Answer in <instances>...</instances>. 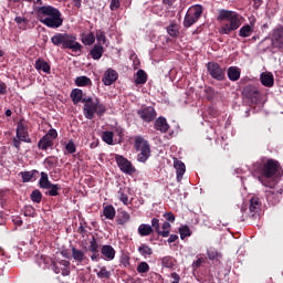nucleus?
I'll return each mask as SVG.
<instances>
[{
	"label": "nucleus",
	"mask_w": 283,
	"mask_h": 283,
	"mask_svg": "<svg viewBox=\"0 0 283 283\" xmlns=\"http://www.w3.org/2000/svg\"><path fill=\"white\" fill-rule=\"evenodd\" d=\"M36 12L40 23H43L46 28L56 30L63 25V13L55 7L50 4L38 7Z\"/></svg>",
	"instance_id": "f257e3e1"
},
{
	"label": "nucleus",
	"mask_w": 283,
	"mask_h": 283,
	"mask_svg": "<svg viewBox=\"0 0 283 283\" xmlns=\"http://www.w3.org/2000/svg\"><path fill=\"white\" fill-rule=\"evenodd\" d=\"M51 43L56 48L62 45L63 50H72L73 52L81 53L83 44L76 41V35L70 33H57L51 38Z\"/></svg>",
	"instance_id": "f03ea898"
},
{
	"label": "nucleus",
	"mask_w": 283,
	"mask_h": 283,
	"mask_svg": "<svg viewBox=\"0 0 283 283\" xmlns=\"http://www.w3.org/2000/svg\"><path fill=\"white\" fill-rule=\"evenodd\" d=\"M84 107H83V115L87 120H94V116H98V118L105 116L107 112V106L101 103L98 98L87 97L83 99Z\"/></svg>",
	"instance_id": "7ed1b4c3"
},
{
	"label": "nucleus",
	"mask_w": 283,
	"mask_h": 283,
	"mask_svg": "<svg viewBox=\"0 0 283 283\" xmlns=\"http://www.w3.org/2000/svg\"><path fill=\"white\" fill-rule=\"evenodd\" d=\"M219 21H228L222 24L220 33L221 34H231V32L238 30L242 23L240 22V14L235 11L221 10L218 17Z\"/></svg>",
	"instance_id": "20e7f679"
},
{
	"label": "nucleus",
	"mask_w": 283,
	"mask_h": 283,
	"mask_svg": "<svg viewBox=\"0 0 283 283\" xmlns=\"http://www.w3.org/2000/svg\"><path fill=\"white\" fill-rule=\"evenodd\" d=\"M254 167L264 178H273V176L277 174V169H280V163L275 159H268L266 163L261 160L256 161Z\"/></svg>",
	"instance_id": "39448f33"
},
{
	"label": "nucleus",
	"mask_w": 283,
	"mask_h": 283,
	"mask_svg": "<svg viewBox=\"0 0 283 283\" xmlns=\"http://www.w3.org/2000/svg\"><path fill=\"white\" fill-rule=\"evenodd\" d=\"M135 149L138 151V163H147V160H149L151 156V146L147 139L143 138V136H137L135 138Z\"/></svg>",
	"instance_id": "423d86ee"
},
{
	"label": "nucleus",
	"mask_w": 283,
	"mask_h": 283,
	"mask_svg": "<svg viewBox=\"0 0 283 283\" xmlns=\"http://www.w3.org/2000/svg\"><path fill=\"white\" fill-rule=\"evenodd\" d=\"M242 96L250 101L251 105H260L262 102V93L253 84H248L243 87Z\"/></svg>",
	"instance_id": "0eeeda50"
},
{
	"label": "nucleus",
	"mask_w": 283,
	"mask_h": 283,
	"mask_svg": "<svg viewBox=\"0 0 283 283\" xmlns=\"http://www.w3.org/2000/svg\"><path fill=\"white\" fill-rule=\"evenodd\" d=\"M262 185L264 187H268L269 189L265 190V198L269 202V205H279L280 200L282 199V188H275L273 187V184L271 181H262Z\"/></svg>",
	"instance_id": "6e6552de"
},
{
	"label": "nucleus",
	"mask_w": 283,
	"mask_h": 283,
	"mask_svg": "<svg viewBox=\"0 0 283 283\" xmlns=\"http://www.w3.org/2000/svg\"><path fill=\"white\" fill-rule=\"evenodd\" d=\"M260 213H262V199L253 196L250 199L248 218L249 220L258 221L260 220Z\"/></svg>",
	"instance_id": "1a4fd4ad"
},
{
	"label": "nucleus",
	"mask_w": 283,
	"mask_h": 283,
	"mask_svg": "<svg viewBox=\"0 0 283 283\" xmlns=\"http://www.w3.org/2000/svg\"><path fill=\"white\" fill-rule=\"evenodd\" d=\"M202 6L197 4L192 10L188 11L184 19V28H191L193 23H197L200 17H202Z\"/></svg>",
	"instance_id": "9d476101"
},
{
	"label": "nucleus",
	"mask_w": 283,
	"mask_h": 283,
	"mask_svg": "<svg viewBox=\"0 0 283 283\" xmlns=\"http://www.w3.org/2000/svg\"><path fill=\"white\" fill-rule=\"evenodd\" d=\"M207 70L211 78H214V81H224L226 78L224 69H222V66H220L218 62H208Z\"/></svg>",
	"instance_id": "9b49d317"
},
{
	"label": "nucleus",
	"mask_w": 283,
	"mask_h": 283,
	"mask_svg": "<svg viewBox=\"0 0 283 283\" xmlns=\"http://www.w3.org/2000/svg\"><path fill=\"white\" fill-rule=\"evenodd\" d=\"M115 160L123 174H127L128 176L136 174V168L134 167V165H132V161L123 157V155H116Z\"/></svg>",
	"instance_id": "f8f14e48"
},
{
	"label": "nucleus",
	"mask_w": 283,
	"mask_h": 283,
	"mask_svg": "<svg viewBox=\"0 0 283 283\" xmlns=\"http://www.w3.org/2000/svg\"><path fill=\"white\" fill-rule=\"evenodd\" d=\"M137 115L144 123H153V120H156L158 113H156V108L153 106H143L137 111Z\"/></svg>",
	"instance_id": "ddd939ff"
},
{
	"label": "nucleus",
	"mask_w": 283,
	"mask_h": 283,
	"mask_svg": "<svg viewBox=\"0 0 283 283\" xmlns=\"http://www.w3.org/2000/svg\"><path fill=\"white\" fill-rule=\"evenodd\" d=\"M21 143H32V138H30V133L28 130L15 133V137L12 139V146L15 147L18 151L21 150Z\"/></svg>",
	"instance_id": "4468645a"
},
{
	"label": "nucleus",
	"mask_w": 283,
	"mask_h": 283,
	"mask_svg": "<svg viewBox=\"0 0 283 283\" xmlns=\"http://www.w3.org/2000/svg\"><path fill=\"white\" fill-rule=\"evenodd\" d=\"M88 251L92 253L91 260L92 262H98L101 260V244L98 243V240H96V237H92L88 245Z\"/></svg>",
	"instance_id": "2eb2a0df"
},
{
	"label": "nucleus",
	"mask_w": 283,
	"mask_h": 283,
	"mask_svg": "<svg viewBox=\"0 0 283 283\" xmlns=\"http://www.w3.org/2000/svg\"><path fill=\"white\" fill-rule=\"evenodd\" d=\"M101 255L104 260L112 262L116 258V250L109 244L102 245Z\"/></svg>",
	"instance_id": "dca6fc26"
},
{
	"label": "nucleus",
	"mask_w": 283,
	"mask_h": 283,
	"mask_svg": "<svg viewBox=\"0 0 283 283\" xmlns=\"http://www.w3.org/2000/svg\"><path fill=\"white\" fill-rule=\"evenodd\" d=\"M272 43L275 48L283 50V27L273 30Z\"/></svg>",
	"instance_id": "f3484780"
},
{
	"label": "nucleus",
	"mask_w": 283,
	"mask_h": 283,
	"mask_svg": "<svg viewBox=\"0 0 283 283\" xmlns=\"http://www.w3.org/2000/svg\"><path fill=\"white\" fill-rule=\"evenodd\" d=\"M116 81H118V73L112 69H108L102 78L104 85H113Z\"/></svg>",
	"instance_id": "a211bd4d"
},
{
	"label": "nucleus",
	"mask_w": 283,
	"mask_h": 283,
	"mask_svg": "<svg viewBox=\"0 0 283 283\" xmlns=\"http://www.w3.org/2000/svg\"><path fill=\"white\" fill-rule=\"evenodd\" d=\"M154 128L160 134H167L169 132V124L167 123V118L160 116L155 120Z\"/></svg>",
	"instance_id": "6ab92c4d"
},
{
	"label": "nucleus",
	"mask_w": 283,
	"mask_h": 283,
	"mask_svg": "<svg viewBox=\"0 0 283 283\" xmlns=\"http://www.w3.org/2000/svg\"><path fill=\"white\" fill-rule=\"evenodd\" d=\"M150 227L155 230L157 235H160L161 238H169L170 230H160V219L153 218Z\"/></svg>",
	"instance_id": "aec40b11"
},
{
	"label": "nucleus",
	"mask_w": 283,
	"mask_h": 283,
	"mask_svg": "<svg viewBox=\"0 0 283 283\" xmlns=\"http://www.w3.org/2000/svg\"><path fill=\"white\" fill-rule=\"evenodd\" d=\"M261 85L264 87H273L275 85V78L271 73H261L260 75Z\"/></svg>",
	"instance_id": "412c9836"
},
{
	"label": "nucleus",
	"mask_w": 283,
	"mask_h": 283,
	"mask_svg": "<svg viewBox=\"0 0 283 283\" xmlns=\"http://www.w3.org/2000/svg\"><path fill=\"white\" fill-rule=\"evenodd\" d=\"M35 70L39 72H44V74H50L52 67L50 66V63H48L43 59H38L34 64Z\"/></svg>",
	"instance_id": "4be33fe9"
},
{
	"label": "nucleus",
	"mask_w": 283,
	"mask_h": 283,
	"mask_svg": "<svg viewBox=\"0 0 283 283\" xmlns=\"http://www.w3.org/2000/svg\"><path fill=\"white\" fill-rule=\"evenodd\" d=\"M166 30L172 39H178L180 36V24L176 23V21L170 22Z\"/></svg>",
	"instance_id": "5701e85b"
},
{
	"label": "nucleus",
	"mask_w": 283,
	"mask_h": 283,
	"mask_svg": "<svg viewBox=\"0 0 283 283\" xmlns=\"http://www.w3.org/2000/svg\"><path fill=\"white\" fill-rule=\"evenodd\" d=\"M71 98L74 105H78V103H83V101L87 99V97H83V90L81 88L72 90Z\"/></svg>",
	"instance_id": "b1692460"
},
{
	"label": "nucleus",
	"mask_w": 283,
	"mask_h": 283,
	"mask_svg": "<svg viewBox=\"0 0 283 283\" xmlns=\"http://www.w3.org/2000/svg\"><path fill=\"white\" fill-rule=\"evenodd\" d=\"M175 169L177 170V180H182V176H185V171H187V167L185 166V163L175 159L174 161Z\"/></svg>",
	"instance_id": "393cba45"
},
{
	"label": "nucleus",
	"mask_w": 283,
	"mask_h": 283,
	"mask_svg": "<svg viewBox=\"0 0 283 283\" xmlns=\"http://www.w3.org/2000/svg\"><path fill=\"white\" fill-rule=\"evenodd\" d=\"M39 149H42V151H46V149H50V147H54V142L46 137L45 135L39 140L38 143Z\"/></svg>",
	"instance_id": "a878e982"
},
{
	"label": "nucleus",
	"mask_w": 283,
	"mask_h": 283,
	"mask_svg": "<svg viewBox=\"0 0 283 283\" xmlns=\"http://www.w3.org/2000/svg\"><path fill=\"white\" fill-rule=\"evenodd\" d=\"M242 72L240 71V69L238 66H230L228 69V78L229 81L235 82V81H240V74Z\"/></svg>",
	"instance_id": "bb28decb"
},
{
	"label": "nucleus",
	"mask_w": 283,
	"mask_h": 283,
	"mask_svg": "<svg viewBox=\"0 0 283 283\" xmlns=\"http://www.w3.org/2000/svg\"><path fill=\"white\" fill-rule=\"evenodd\" d=\"M103 45L95 44L93 49L90 51V55L92 56V59H94V61H98L103 56Z\"/></svg>",
	"instance_id": "cd10ccee"
},
{
	"label": "nucleus",
	"mask_w": 283,
	"mask_h": 283,
	"mask_svg": "<svg viewBox=\"0 0 283 283\" xmlns=\"http://www.w3.org/2000/svg\"><path fill=\"white\" fill-rule=\"evenodd\" d=\"M138 233L142 238H146L147 235H151V233H154V228L149 224L142 223L138 227Z\"/></svg>",
	"instance_id": "c85d7f7f"
},
{
	"label": "nucleus",
	"mask_w": 283,
	"mask_h": 283,
	"mask_svg": "<svg viewBox=\"0 0 283 283\" xmlns=\"http://www.w3.org/2000/svg\"><path fill=\"white\" fill-rule=\"evenodd\" d=\"M103 214L106 220H114L116 218V209L112 205L105 206Z\"/></svg>",
	"instance_id": "c756f323"
},
{
	"label": "nucleus",
	"mask_w": 283,
	"mask_h": 283,
	"mask_svg": "<svg viewBox=\"0 0 283 283\" xmlns=\"http://www.w3.org/2000/svg\"><path fill=\"white\" fill-rule=\"evenodd\" d=\"M138 253H140L143 255V258H151V255L154 254V250L147 245V244H142L138 247Z\"/></svg>",
	"instance_id": "7c9ffc66"
},
{
	"label": "nucleus",
	"mask_w": 283,
	"mask_h": 283,
	"mask_svg": "<svg viewBox=\"0 0 283 283\" xmlns=\"http://www.w3.org/2000/svg\"><path fill=\"white\" fill-rule=\"evenodd\" d=\"M39 175V170H31V171H21L20 176L22 177V182H30L32 178H36Z\"/></svg>",
	"instance_id": "2f4dec72"
},
{
	"label": "nucleus",
	"mask_w": 283,
	"mask_h": 283,
	"mask_svg": "<svg viewBox=\"0 0 283 283\" xmlns=\"http://www.w3.org/2000/svg\"><path fill=\"white\" fill-rule=\"evenodd\" d=\"M72 258L73 260H75V262H83V260H85V252H83V250L76 249V248H72Z\"/></svg>",
	"instance_id": "473e14b6"
},
{
	"label": "nucleus",
	"mask_w": 283,
	"mask_h": 283,
	"mask_svg": "<svg viewBox=\"0 0 283 283\" xmlns=\"http://www.w3.org/2000/svg\"><path fill=\"white\" fill-rule=\"evenodd\" d=\"M39 185L41 189H50L52 182L50 181V178L48 177V172H41V178L39 180Z\"/></svg>",
	"instance_id": "72a5a7b5"
},
{
	"label": "nucleus",
	"mask_w": 283,
	"mask_h": 283,
	"mask_svg": "<svg viewBox=\"0 0 283 283\" xmlns=\"http://www.w3.org/2000/svg\"><path fill=\"white\" fill-rule=\"evenodd\" d=\"M75 85L77 87H87V85H92V80L85 75H82L75 78Z\"/></svg>",
	"instance_id": "f704fd0d"
},
{
	"label": "nucleus",
	"mask_w": 283,
	"mask_h": 283,
	"mask_svg": "<svg viewBox=\"0 0 283 283\" xmlns=\"http://www.w3.org/2000/svg\"><path fill=\"white\" fill-rule=\"evenodd\" d=\"M253 34V27L245 24L239 30V36L247 39Z\"/></svg>",
	"instance_id": "c9c22d12"
},
{
	"label": "nucleus",
	"mask_w": 283,
	"mask_h": 283,
	"mask_svg": "<svg viewBox=\"0 0 283 283\" xmlns=\"http://www.w3.org/2000/svg\"><path fill=\"white\" fill-rule=\"evenodd\" d=\"M136 85H145L147 83V73L143 70H138L135 77Z\"/></svg>",
	"instance_id": "e433bc0d"
},
{
	"label": "nucleus",
	"mask_w": 283,
	"mask_h": 283,
	"mask_svg": "<svg viewBox=\"0 0 283 283\" xmlns=\"http://www.w3.org/2000/svg\"><path fill=\"white\" fill-rule=\"evenodd\" d=\"M30 198L35 205H40L41 200H43V193H41L39 189H35L31 192Z\"/></svg>",
	"instance_id": "4c0bfd02"
},
{
	"label": "nucleus",
	"mask_w": 283,
	"mask_h": 283,
	"mask_svg": "<svg viewBox=\"0 0 283 283\" xmlns=\"http://www.w3.org/2000/svg\"><path fill=\"white\" fill-rule=\"evenodd\" d=\"M60 266L61 268V271H62V275L66 276V275H70V266H71V263L70 261L67 260H61L59 262Z\"/></svg>",
	"instance_id": "58836bf2"
},
{
	"label": "nucleus",
	"mask_w": 283,
	"mask_h": 283,
	"mask_svg": "<svg viewBox=\"0 0 283 283\" xmlns=\"http://www.w3.org/2000/svg\"><path fill=\"white\" fill-rule=\"evenodd\" d=\"M102 139L104 143H106V145H114V133L109 130L104 132Z\"/></svg>",
	"instance_id": "ea45409f"
},
{
	"label": "nucleus",
	"mask_w": 283,
	"mask_h": 283,
	"mask_svg": "<svg viewBox=\"0 0 283 283\" xmlns=\"http://www.w3.org/2000/svg\"><path fill=\"white\" fill-rule=\"evenodd\" d=\"M96 42V36L91 32L82 38V43L84 45H94Z\"/></svg>",
	"instance_id": "a19ab883"
},
{
	"label": "nucleus",
	"mask_w": 283,
	"mask_h": 283,
	"mask_svg": "<svg viewBox=\"0 0 283 283\" xmlns=\"http://www.w3.org/2000/svg\"><path fill=\"white\" fill-rule=\"evenodd\" d=\"M112 275V272L107 271V268L103 266L101 268V270L97 272V277H99V280H109Z\"/></svg>",
	"instance_id": "79ce46f5"
},
{
	"label": "nucleus",
	"mask_w": 283,
	"mask_h": 283,
	"mask_svg": "<svg viewBox=\"0 0 283 283\" xmlns=\"http://www.w3.org/2000/svg\"><path fill=\"white\" fill-rule=\"evenodd\" d=\"M179 235L181 240H185V238H189L191 235V230L189 229V226H182L179 228Z\"/></svg>",
	"instance_id": "37998d69"
},
{
	"label": "nucleus",
	"mask_w": 283,
	"mask_h": 283,
	"mask_svg": "<svg viewBox=\"0 0 283 283\" xmlns=\"http://www.w3.org/2000/svg\"><path fill=\"white\" fill-rule=\"evenodd\" d=\"M161 266L165 269H171L174 266V259L171 256H164L161 259Z\"/></svg>",
	"instance_id": "c03bdc74"
},
{
	"label": "nucleus",
	"mask_w": 283,
	"mask_h": 283,
	"mask_svg": "<svg viewBox=\"0 0 283 283\" xmlns=\"http://www.w3.org/2000/svg\"><path fill=\"white\" fill-rule=\"evenodd\" d=\"M96 39L102 45H105L107 43V36L105 35V31L103 30L96 31Z\"/></svg>",
	"instance_id": "a18cd8bd"
},
{
	"label": "nucleus",
	"mask_w": 283,
	"mask_h": 283,
	"mask_svg": "<svg viewBox=\"0 0 283 283\" xmlns=\"http://www.w3.org/2000/svg\"><path fill=\"white\" fill-rule=\"evenodd\" d=\"M46 189H50L48 195L54 197V196H59V191H61V186L56 184H51L50 188H46Z\"/></svg>",
	"instance_id": "49530a36"
},
{
	"label": "nucleus",
	"mask_w": 283,
	"mask_h": 283,
	"mask_svg": "<svg viewBox=\"0 0 283 283\" xmlns=\"http://www.w3.org/2000/svg\"><path fill=\"white\" fill-rule=\"evenodd\" d=\"M137 273H149V263L148 262H140L137 265Z\"/></svg>",
	"instance_id": "de8ad7c7"
},
{
	"label": "nucleus",
	"mask_w": 283,
	"mask_h": 283,
	"mask_svg": "<svg viewBox=\"0 0 283 283\" xmlns=\"http://www.w3.org/2000/svg\"><path fill=\"white\" fill-rule=\"evenodd\" d=\"M20 132H28V124L25 123V119H20L18 122L15 133Z\"/></svg>",
	"instance_id": "09e8293b"
},
{
	"label": "nucleus",
	"mask_w": 283,
	"mask_h": 283,
	"mask_svg": "<svg viewBox=\"0 0 283 283\" xmlns=\"http://www.w3.org/2000/svg\"><path fill=\"white\" fill-rule=\"evenodd\" d=\"M65 150L67 154H76V144H74V140H69V143L65 145Z\"/></svg>",
	"instance_id": "8fccbe9b"
},
{
	"label": "nucleus",
	"mask_w": 283,
	"mask_h": 283,
	"mask_svg": "<svg viewBox=\"0 0 283 283\" xmlns=\"http://www.w3.org/2000/svg\"><path fill=\"white\" fill-rule=\"evenodd\" d=\"M44 136H46L48 138H50L51 140L54 142L55 138H57L59 133L56 132V129L51 128V129H49V132Z\"/></svg>",
	"instance_id": "3c124183"
},
{
	"label": "nucleus",
	"mask_w": 283,
	"mask_h": 283,
	"mask_svg": "<svg viewBox=\"0 0 283 283\" xmlns=\"http://www.w3.org/2000/svg\"><path fill=\"white\" fill-rule=\"evenodd\" d=\"M119 200L123 205H129V197L123 191H118Z\"/></svg>",
	"instance_id": "603ef678"
},
{
	"label": "nucleus",
	"mask_w": 283,
	"mask_h": 283,
	"mask_svg": "<svg viewBox=\"0 0 283 283\" xmlns=\"http://www.w3.org/2000/svg\"><path fill=\"white\" fill-rule=\"evenodd\" d=\"M109 8L112 11L118 10L120 8V0H111Z\"/></svg>",
	"instance_id": "864d4df0"
},
{
	"label": "nucleus",
	"mask_w": 283,
	"mask_h": 283,
	"mask_svg": "<svg viewBox=\"0 0 283 283\" xmlns=\"http://www.w3.org/2000/svg\"><path fill=\"white\" fill-rule=\"evenodd\" d=\"M164 218L167 220V222H176V216L172 212H166Z\"/></svg>",
	"instance_id": "5fc2aeb1"
},
{
	"label": "nucleus",
	"mask_w": 283,
	"mask_h": 283,
	"mask_svg": "<svg viewBox=\"0 0 283 283\" xmlns=\"http://www.w3.org/2000/svg\"><path fill=\"white\" fill-rule=\"evenodd\" d=\"M125 222H129V213L122 212V217L119 219V224H125Z\"/></svg>",
	"instance_id": "6e6d98bb"
},
{
	"label": "nucleus",
	"mask_w": 283,
	"mask_h": 283,
	"mask_svg": "<svg viewBox=\"0 0 283 283\" xmlns=\"http://www.w3.org/2000/svg\"><path fill=\"white\" fill-rule=\"evenodd\" d=\"M77 233H81L82 238H85V235H87V229H85L83 223H81L77 228Z\"/></svg>",
	"instance_id": "4d7b16f0"
},
{
	"label": "nucleus",
	"mask_w": 283,
	"mask_h": 283,
	"mask_svg": "<svg viewBox=\"0 0 283 283\" xmlns=\"http://www.w3.org/2000/svg\"><path fill=\"white\" fill-rule=\"evenodd\" d=\"M202 262H205V259H202V258L197 259V260L192 263V268H193V269H200V266H202Z\"/></svg>",
	"instance_id": "13d9d810"
},
{
	"label": "nucleus",
	"mask_w": 283,
	"mask_h": 283,
	"mask_svg": "<svg viewBox=\"0 0 283 283\" xmlns=\"http://www.w3.org/2000/svg\"><path fill=\"white\" fill-rule=\"evenodd\" d=\"M207 255L210 260H216V258H218V252L216 250H208Z\"/></svg>",
	"instance_id": "bf43d9fd"
},
{
	"label": "nucleus",
	"mask_w": 283,
	"mask_h": 283,
	"mask_svg": "<svg viewBox=\"0 0 283 283\" xmlns=\"http://www.w3.org/2000/svg\"><path fill=\"white\" fill-rule=\"evenodd\" d=\"M170 277H171V283H180V275L176 272L171 273L170 274Z\"/></svg>",
	"instance_id": "052dcab7"
},
{
	"label": "nucleus",
	"mask_w": 283,
	"mask_h": 283,
	"mask_svg": "<svg viewBox=\"0 0 283 283\" xmlns=\"http://www.w3.org/2000/svg\"><path fill=\"white\" fill-rule=\"evenodd\" d=\"M253 1V8L254 10H260V7L262 3H264V0H252Z\"/></svg>",
	"instance_id": "680f3d73"
},
{
	"label": "nucleus",
	"mask_w": 283,
	"mask_h": 283,
	"mask_svg": "<svg viewBox=\"0 0 283 283\" xmlns=\"http://www.w3.org/2000/svg\"><path fill=\"white\" fill-rule=\"evenodd\" d=\"M176 0H163L164 6H168V8H174Z\"/></svg>",
	"instance_id": "e2e57ef3"
},
{
	"label": "nucleus",
	"mask_w": 283,
	"mask_h": 283,
	"mask_svg": "<svg viewBox=\"0 0 283 283\" xmlns=\"http://www.w3.org/2000/svg\"><path fill=\"white\" fill-rule=\"evenodd\" d=\"M176 240H178V234H170L167 242L168 244H171L172 242H176Z\"/></svg>",
	"instance_id": "0e129e2a"
},
{
	"label": "nucleus",
	"mask_w": 283,
	"mask_h": 283,
	"mask_svg": "<svg viewBox=\"0 0 283 283\" xmlns=\"http://www.w3.org/2000/svg\"><path fill=\"white\" fill-rule=\"evenodd\" d=\"M52 270L54 271V273L59 274L61 273V268H59V265L56 264V262H52Z\"/></svg>",
	"instance_id": "69168bd1"
},
{
	"label": "nucleus",
	"mask_w": 283,
	"mask_h": 283,
	"mask_svg": "<svg viewBox=\"0 0 283 283\" xmlns=\"http://www.w3.org/2000/svg\"><path fill=\"white\" fill-rule=\"evenodd\" d=\"M8 86L6 83H0V94H6Z\"/></svg>",
	"instance_id": "338daca9"
},
{
	"label": "nucleus",
	"mask_w": 283,
	"mask_h": 283,
	"mask_svg": "<svg viewBox=\"0 0 283 283\" xmlns=\"http://www.w3.org/2000/svg\"><path fill=\"white\" fill-rule=\"evenodd\" d=\"M153 12L155 14H160V12H163V7H158V6L153 7Z\"/></svg>",
	"instance_id": "774afa93"
}]
</instances>
